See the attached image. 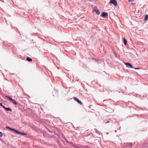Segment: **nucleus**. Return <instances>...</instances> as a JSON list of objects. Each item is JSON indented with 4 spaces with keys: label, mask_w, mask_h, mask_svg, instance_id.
Here are the masks:
<instances>
[{
    "label": "nucleus",
    "mask_w": 148,
    "mask_h": 148,
    "mask_svg": "<svg viewBox=\"0 0 148 148\" xmlns=\"http://www.w3.org/2000/svg\"><path fill=\"white\" fill-rule=\"evenodd\" d=\"M5 97L7 98L8 99L10 100L11 102L14 103L15 105H17V102L15 100L12 99L11 97L8 96H5Z\"/></svg>",
    "instance_id": "obj_1"
},
{
    "label": "nucleus",
    "mask_w": 148,
    "mask_h": 148,
    "mask_svg": "<svg viewBox=\"0 0 148 148\" xmlns=\"http://www.w3.org/2000/svg\"><path fill=\"white\" fill-rule=\"evenodd\" d=\"M93 11L96 12L97 14L99 15L100 14V12L97 7H95L93 8Z\"/></svg>",
    "instance_id": "obj_2"
},
{
    "label": "nucleus",
    "mask_w": 148,
    "mask_h": 148,
    "mask_svg": "<svg viewBox=\"0 0 148 148\" xmlns=\"http://www.w3.org/2000/svg\"><path fill=\"white\" fill-rule=\"evenodd\" d=\"M110 3H112L114 5H117V2L116 0H110Z\"/></svg>",
    "instance_id": "obj_3"
},
{
    "label": "nucleus",
    "mask_w": 148,
    "mask_h": 148,
    "mask_svg": "<svg viewBox=\"0 0 148 148\" xmlns=\"http://www.w3.org/2000/svg\"><path fill=\"white\" fill-rule=\"evenodd\" d=\"M73 99H74V100H75L76 101H77V102L78 103H79L81 104H82V103L81 101L77 98L76 97H74L73 98Z\"/></svg>",
    "instance_id": "obj_4"
},
{
    "label": "nucleus",
    "mask_w": 148,
    "mask_h": 148,
    "mask_svg": "<svg viewBox=\"0 0 148 148\" xmlns=\"http://www.w3.org/2000/svg\"><path fill=\"white\" fill-rule=\"evenodd\" d=\"M125 64L128 67H130V68H133V67L132 65L129 63H125Z\"/></svg>",
    "instance_id": "obj_5"
},
{
    "label": "nucleus",
    "mask_w": 148,
    "mask_h": 148,
    "mask_svg": "<svg viewBox=\"0 0 148 148\" xmlns=\"http://www.w3.org/2000/svg\"><path fill=\"white\" fill-rule=\"evenodd\" d=\"M108 15V13L105 12H103L101 15V16L103 17H105Z\"/></svg>",
    "instance_id": "obj_6"
},
{
    "label": "nucleus",
    "mask_w": 148,
    "mask_h": 148,
    "mask_svg": "<svg viewBox=\"0 0 148 148\" xmlns=\"http://www.w3.org/2000/svg\"><path fill=\"white\" fill-rule=\"evenodd\" d=\"M5 109L6 110H7V111H10L11 112L12 111V109L9 108H5Z\"/></svg>",
    "instance_id": "obj_7"
},
{
    "label": "nucleus",
    "mask_w": 148,
    "mask_h": 148,
    "mask_svg": "<svg viewBox=\"0 0 148 148\" xmlns=\"http://www.w3.org/2000/svg\"><path fill=\"white\" fill-rule=\"evenodd\" d=\"M26 59L27 60V61L29 62H31L32 60V59L29 57L27 58Z\"/></svg>",
    "instance_id": "obj_8"
},
{
    "label": "nucleus",
    "mask_w": 148,
    "mask_h": 148,
    "mask_svg": "<svg viewBox=\"0 0 148 148\" xmlns=\"http://www.w3.org/2000/svg\"><path fill=\"white\" fill-rule=\"evenodd\" d=\"M123 41L124 42V44L125 45H126L127 44V41L125 38H124L123 39Z\"/></svg>",
    "instance_id": "obj_9"
},
{
    "label": "nucleus",
    "mask_w": 148,
    "mask_h": 148,
    "mask_svg": "<svg viewBox=\"0 0 148 148\" xmlns=\"http://www.w3.org/2000/svg\"><path fill=\"white\" fill-rule=\"evenodd\" d=\"M148 15L147 14H146L145 16V18L144 19V20L145 21H147L148 20Z\"/></svg>",
    "instance_id": "obj_10"
},
{
    "label": "nucleus",
    "mask_w": 148,
    "mask_h": 148,
    "mask_svg": "<svg viewBox=\"0 0 148 148\" xmlns=\"http://www.w3.org/2000/svg\"><path fill=\"white\" fill-rule=\"evenodd\" d=\"M13 131H14L15 132H16L17 133V134H20V132L18 131H17V130H15L14 129V130H13Z\"/></svg>",
    "instance_id": "obj_11"
},
{
    "label": "nucleus",
    "mask_w": 148,
    "mask_h": 148,
    "mask_svg": "<svg viewBox=\"0 0 148 148\" xmlns=\"http://www.w3.org/2000/svg\"><path fill=\"white\" fill-rule=\"evenodd\" d=\"M6 128L7 129H9L11 130H12V131H13V130H14V129L11 128L10 127H8V126H6Z\"/></svg>",
    "instance_id": "obj_12"
},
{
    "label": "nucleus",
    "mask_w": 148,
    "mask_h": 148,
    "mask_svg": "<svg viewBox=\"0 0 148 148\" xmlns=\"http://www.w3.org/2000/svg\"><path fill=\"white\" fill-rule=\"evenodd\" d=\"M20 134H21L22 135H27L24 132L22 133L21 132H20Z\"/></svg>",
    "instance_id": "obj_13"
},
{
    "label": "nucleus",
    "mask_w": 148,
    "mask_h": 148,
    "mask_svg": "<svg viewBox=\"0 0 148 148\" xmlns=\"http://www.w3.org/2000/svg\"><path fill=\"white\" fill-rule=\"evenodd\" d=\"M3 136V134L2 132H0V136L2 137Z\"/></svg>",
    "instance_id": "obj_14"
},
{
    "label": "nucleus",
    "mask_w": 148,
    "mask_h": 148,
    "mask_svg": "<svg viewBox=\"0 0 148 148\" xmlns=\"http://www.w3.org/2000/svg\"><path fill=\"white\" fill-rule=\"evenodd\" d=\"M134 0H129V2H132V1H134Z\"/></svg>",
    "instance_id": "obj_15"
},
{
    "label": "nucleus",
    "mask_w": 148,
    "mask_h": 148,
    "mask_svg": "<svg viewBox=\"0 0 148 148\" xmlns=\"http://www.w3.org/2000/svg\"><path fill=\"white\" fill-rule=\"evenodd\" d=\"M2 107L3 108H5H5H5V107L4 106H2Z\"/></svg>",
    "instance_id": "obj_16"
},
{
    "label": "nucleus",
    "mask_w": 148,
    "mask_h": 148,
    "mask_svg": "<svg viewBox=\"0 0 148 148\" xmlns=\"http://www.w3.org/2000/svg\"><path fill=\"white\" fill-rule=\"evenodd\" d=\"M0 105L1 106H3L2 104L1 103H0Z\"/></svg>",
    "instance_id": "obj_17"
},
{
    "label": "nucleus",
    "mask_w": 148,
    "mask_h": 148,
    "mask_svg": "<svg viewBox=\"0 0 148 148\" xmlns=\"http://www.w3.org/2000/svg\"><path fill=\"white\" fill-rule=\"evenodd\" d=\"M109 122H110V121H107V122L106 123H109Z\"/></svg>",
    "instance_id": "obj_18"
}]
</instances>
